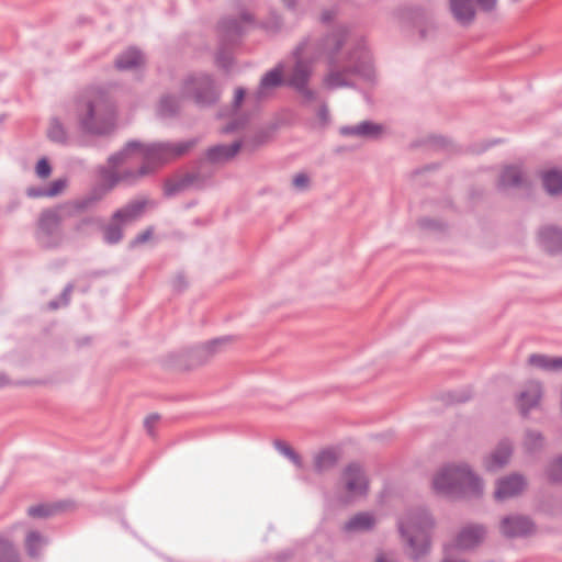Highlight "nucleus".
<instances>
[{
	"mask_svg": "<svg viewBox=\"0 0 562 562\" xmlns=\"http://www.w3.org/2000/svg\"><path fill=\"white\" fill-rule=\"evenodd\" d=\"M451 15L461 26H470L476 16L475 0H449Z\"/></svg>",
	"mask_w": 562,
	"mask_h": 562,
	"instance_id": "15",
	"label": "nucleus"
},
{
	"mask_svg": "<svg viewBox=\"0 0 562 562\" xmlns=\"http://www.w3.org/2000/svg\"><path fill=\"white\" fill-rule=\"evenodd\" d=\"M151 235H153L151 228L144 231L143 233L138 234L134 238V240L132 241V246H137V245L146 243L151 237Z\"/></svg>",
	"mask_w": 562,
	"mask_h": 562,
	"instance_id": "47",
	"label": "nucleus"
},
{
	"mask_svg": "<svg viewBox=\"0 0 562 562\" xmlns=\"http://www.w3.org/2000/svg\"><path fill=\"white\" fill-rule=\"evenodd\" d=\"M430 142L435 147H445L447 145V139L442 136H432L430 137Z\"/></svg>",
	"mask_w": 562,
	"mask_h": 562,
	"instance_id": "51",
	"label": "nucleus"
},
{
	"mask_svg": "<svg viewBox=\"0 0 562 562\" xmlns=\"http://www.w3.org/2000/svg\"><path fill=\"white\" fill-rule=\"evenodd\" d=\"M513 446L507 439L502 440L495 450L485 458L484 467L487 471L494 472L506 465L512 457Z\"/></svg>",
	"mask_w": 562,
	"mask_h": 562,
	"instance_id": "16",
	"label": "nucleus"
},
{
	"mask_svg": "<svg viewBox=\"0 0 562 562\" xmlns=\"http://www.w3.org/2000/svg\"><path fill=\"white\" fill-rule=\"evenodd\" d=\"M144 63L143 53L135 47H130L116 57L115 67L120 70H134L140 68Z\"/></svg>",
	"mask_w": 562,
	"mask_h": 562,
	"instance_id": "21",
	"label": "nucleus"
},
{
	"mask_svg": "<svg viewBox=\"0 0 562 562\" xmlns=\"http://www.w3.org/2000/svg\"><path fill=\"white\" fill-rule=\"evenodd\" d=\"M469 398V396H453L452 400L454 402H465Z\"/></svg>",
	"mask_w": 562,
	"mask_h": 562,
	"instance_id": "57",
	"label": "nucleus"
},
{
	"mask_svg": "<svg viewBox=\"0 0 562 562\" xmlns=\"http://www.w3.org/2000/svg\"><path fill=\"white\" fill-rule=\"evenodd\" d=\"M283 85H285L283 65L279 64L262 76L257 91L249 97V100L255 99V102H260L268 98L272 90Z\"/></svg>",
	"mask_w": 562,
	"mask_h": 562,
	"instance_id": "13",
	"label": "nucleus"
},
{
	"mask_svg": "<svg viewBox=\"0 0 562 562\" xmlns=\"http://www.w3.org/2000/svg\"><path fill=\"white\" fill-rule=\"evenodd\" d=\"M282 4L290 11H295L297 7V0H280Z\"/></svg>",
	"mask_w": 562,
	"mask_h": 562,
	"instance_id": "53",
	"label": "nucleus"
},
{
	"mask_svg": "<svg viewBox=\"0 0 562 562\" xmlns=\"http://www.w3.org/2000/svg\"><path fill=\"white\" fill-rule=\"evenodd\" d=\"M182 94L204 108L215 104L220 100L221 91L211 75L200 72L184 80Z\"/></svg>",
	"mask_w": 562,
	"mask_h": 562,
	"instance_id": "7",
	"label": "nucleus"
},
{
	"mask_svg": "<svg viewBox=\"0 0 562 562\" xmlns=\"http://www.w3.org/2000/svg\"><path fill=\"white\" fill-rule=\"evenodd\" d=\"M228 340H229V337H221V338L213 339V340L204 344L200 348V350L203 352H206L207 355H212L213 352H215L217 350V348L220 346L227 342Z\"/></svg>",
	"mask_w": 562,
	"mask_h": 562,
	"instance_id": "41",
	"label": "nucleus"
},
{
	"mask_svg": "<svg viewBox=\"0 0 562 562\" xmlns=\"http://www.w3.org/2000/svg\"><path fill=\"white\" fill-rule=\"evenodd\" d=\"M235 130H236V125H235V123H229V124H227V125L224 127L223 132H224V133H231V132H233V131H235Z\"/></svg>",
	"mask_w": 562,
	"mask_h": 562,
	"instance_id": "55",
	"label": "nucleus"
},
{
	"mask_svg": "<svg viewBox=\"0 0 562 562\" xmlns=\"http://www.w3.org/2000/svg\"><path fill=\"white\" fill-rule=\"evenodd\" d=\"M541 247L550 252H562V229L555 226H544L539 231Z\"/></svg>",
	"mask_w": 562,
	"mask_h": 562,
	"instance_id": "20",
	"label": "nucleus"
},
{
	"mask_svg": "<svg viewBox=\"0 0 562 562\" xmlns=\"http://www.w3.org/2000/svg\"><path fill=\"white\" fill-rule=\"evenodd\" d=\"M384 126L372 121H362L356 125L339 127V134L344 137L359 138L363 140H376L381 138Z\"/></svg>",
	"mask_w": 562,
	"mask_h": 562,
	"instance_id": "11",
	"label": "nucleus"
},
{
	"mask_svg": "<svg viewBox=\"0 0 562 562\" xmlns=\"http://www.w3.org/2000/svg\"><path fill=\"white\" fill-rule=\"evenodd\" d=\"M543 436L537 430H527L524 447L529 453L539 451L543 447Z\"/></svg>",
	"mask_w": 562,
	"mask_h": 562,
	"instance_id": "32",
	"label": "nucleus"
},
{
	"mask_svg": "<svg viewBox=\"0 0 562 562\" xmlns=\"http://www.w3.org/2000/svg\"><path fill=\"white\" fill-rule=\"evenodd\" d=\"M47 136L54 143H66L67 132L58 119L54 117L50 120L49 127L47 130Z\"/></svg>",
	"mask_w": 562,
	"mask_h": 562,
	"instance_id": "31",
	"label": "nucleus"
},
{
	"mask_svg": "<svg viewBox=\"0 0 562 562\" xmlns=\"http://www.w3.org/2000/svg\"><path fill=\"white\" fill-rule=\"evenodd\" d=\"M180 99L173 94L161 97L158 104V115L160 117H173L179 113Z\"/></svg>",
	"mask_w": 562,
	"mask_h": 562,
	"instance_id": "29",
	"label": "nucleus"
},
{
	"mask_svg": "<svg viewBox=\"0 0 562 562\" xmlns=\"http://www.w3.org/2000/svg\"><path fill=\"white\" fill-rule=\"evenodd\" d=\"M101 198H102V192L94 190L87 196L78 200L76 206L79 210H86V209L90 207L91 205L95 204L98 201H100Z\"/></svg>",
	"mask_w": 562,
	"mask_h": 562,
	"instance_id": "38",
	"label": "nucleus"
},
{
	"mask_svg": "<svg viewBox=\"0 0 562 562\" xmlns=\"http://www.w3.org/2000/svg\"><path fill=\"white\" fill-rule=\"evenodd\" d=\"M36 175L42 178H48L52 173V167L46 158H41L35 168Z\"/></svg>",
	"mask_w": 562,
	"mask_h": 562,
	"instance_id": "42",
	"label": "nucleus"
},
{
	"mask_svg": "<svg viewBox=\"0 0 562 562\" xmlns=\"http://www.w3.org/2000/svg\"><path fill=\"white\" fill-rule=\"evenodd\" d=\"M350 37L348 26L340 25L323 36L308 35L292 52V57H302L314 65L322 56L326 58L327 72L323 85L329 90L352 88V76L363 81L375 80L371 53L363 38L355 41L347 50L342 48Z\"/></svg>",
	"mask_w": 562,
	"mask_h": 562,
	"instance_id": "1",
	"label": "nucleus"
},
{
	"mask_svg": "<svg viewBox=\"0 0 562 562\" xmlns=\"http://www.w3.org/2000/svg\"><path fill=\"white\" fill-rule=\"evenodd\" d=\"M432 487L438 494L449 497L477 496L483 491V483L468 464L449 463L435 474Z\"/></svg>",
	"mask_w": 562,
	"mask_h": 562,
	"instance_id": "4",
	"label": "nucleus"
},
{
	"mask_svg": "<svg viewBox=\"0 0 562 562\" xmlns=\"http://www.w3.org/2000/svg\"><path fill=\"white\" fill-rule=\"evenodd\" d=\"M8 383V378L4 374H0V387Z\"/></svg>",
	"mask_w": 562,
	"mask_h": 562,
	"instance_id": "56",
	"label": "nucleus"
},
{
	"mask_svg": "<svg viewBox=\"0 0 562 562\" xmlns=\"http://www.w3.org/2000/svg\"><path fill=\"white\" fill-rule=\"evenodd\" d=\"M340 483L348 495V501L367 495L369 480L363 468L357 463H349L341 473Z\"/></svg>",
	"mask_w": 562,
	"mask_h": 562,
	"instance_id": "9",
	"label": "nucleus"
},
{
	"mask_svg": "<svg viewBox=\"0 0 562 562\" xmlns=\"http://www.w3.org/2000/svg\"><path fill=\"white\" fill-rule=\"evenodd\" d=\"M198 176L194 173H187L178 179H168L164 186V193L166 196L171 198L181 193L193 186Z\"/></svg>",
	"mask_w": 562,
	"mask_h": 562,
	"instance_id": "25",
	"label": "nucleus"
},
{
	"mask_svg": "<svg viewBox=\"0 0 562 562\" xmlns=\"http://www.w3.org/2000/svg\"><path fill=\"white\" fill-rule=\"evenodd\" d=\"M276 450L293 462L299 469L303 468L301 457L284 441L276 440L273 442Z\"/></svg>",
	"mask_w": 562,
	"mask_h": 562,
	"instance_id": "35",
	"label": "nucleus"
},
{
	"mask_svg": "<svg viewBox=\"0 0 562 562\" xmlns=\"http://www.w3.org/2000/svg\"><path fill=\"white\" fill-rule=\"evenodd\" d=\"M526 484L525 476L519 473L504 476L497 481L494 496L497 501L515 497L524 491Z\"/></svg>",
	"mask_w": 562,
	"mask_h": 562,
	"instance_id": "14",
	"label": "nucleus"
},
{
	"mask_svg": "<svg viewBox=\"0 0 562 562\" xmlns=\"http://www.w3.org/2000/svg\"><path fill=\"white\" fill-rule=\"evenodd\" d=\"M47 544V539L38 531L32 530L27 533L25 539V548L30 557L36 558L40 555L42 549Z\"/></svg>",
	"mask_w": 562,
	"mask_h": 562,
	"instance_id": "30",
	"label": "nucleus"
},
{
	"mask_svg": "<svg viewBox=\"0 0 562 562\" xmlns=\"http://www.w3.org/2000/svg\"><path fill=\"white\" fill-rule=\"evenodd\" d=\"M525 183L522 171L518 166H507L503 169L498 186L501 189L521 188Z\"/></svg>",
	"mask_w": 562,
	"mask_h": 562,
	"instance_id": "24",
	"label": "nucleus"
},
{
	"mask_svg": "<svg viewBox=\"0 0 562 562\" xmlns=\"http://www.w3.org/2000/svg\"><path fill=\"white\" fill-rule=\"evenodd\" d=\"M317 115L319 117V120L323 122V123H327L328 122V119H329V113H328V109L326 106V104H322L318 109V112H317Z\"/></svg>",
	"mask_w": 562,
	"mask_h": 562,
	"instance_id": "50",
	"label": "nucleus"
},
{
	"mask_svg": "<svg viewBox=\"0 0 562 562\" xmlns=\"http://www.w3.org/2000/svg\"><path fill=\"white\" fill-rule=\"evenodd\" d=\"M0 562H19L18 552L7 538L0 536Z\"/></svg>",
	"mask_w": 562,
	"mask_h": 562,
	"instance_id": "34",
	"label": "nucleus"
},
{
	"mask_svg": "<svg viewBox=\"0 0 562 562\" xmlns=\"http://www.w3.org/2000/svg\"><path fill=\"white\" fill-rule=\"evenodd\" d=\"M310 179L305 173H297L293 178V186L299 190H305L308 187Z\"/></svg>",
	"mask_w": 562,
	"mask_h": 562,
	"instance_id": "44",
	"label": "nucleus"
},
{
	"mask_svg": "<svg viewBox=\"0 0 562 562\" xmlns=\"http://www.w3.org/2000/svg\"><path fill=\"white\" fill-rule=\"evenodd\" d=\"M78 123L82 132L104 135L113 126L114 108L109 95L100 89H89L77 105Z\"/></svg>",
	"mask_w": 562,
	"mask_h": 562,
	"instance_id": "3",
	"label": "nucleus"
},
{
	"mask_svg": "<svg viewBox=\"0 0 562 562\" xmlns=\"http://www.w3.org/2000/svg\"><path fill=\"white\" fill-rule=\"evenodd\" d=\"M375 562H396V560L392 554L381 552L376 555Z\"/></svg>",
	"mask_w": 562,
	"mask_h": 562,
	"instance_id": "52",
	"label": "nucleus"
},
{
	"mask_svg": "<svg viewBox=\"0 0 562 562\" xmlns=\"http://www.w3.org/2000/svg\"><path fill=\"white\" fill-rule=\"evenodd\" d=\"M199 140L196 137L177 143L128 140L121 150L109 157L110 167H102L100 175L109 183V189L120 181L134 183L138 178L151 175L160 166L188 154Z\"/></svg>",
	"mask_w": 562,
	"mask_h": 562,
	"instance_id": "2",
	"label": "nucleus"
},
{
	"mask_svg": "<svg viewBox=\"0 0 562 562\" xmlns=\"http://www.w3.org/2000/svg\"><path fill=\"white\" fill-rule=\"evenodd\" d=\"M496 2L497 0H475V4L486 12L494 10Z\"/></svg>",
	"mask_w": 562,
	"mask_h": 562,
	"instance_id": "49",
	"label": "nucleus"
},
{
	"mask_svg": "<svg viewBox=\"0 0 562 562\" xmlns=\"http://www.w3.org/2000/svg\"><path fill=\"white\" fill-rule=\"evenodd\" d=\"M541 395L542 387L539 382L528 383L525 390L520 392L517 403L524 416H527L528 412L539 404Z\"/></svg>",
	"mask_w": 562,
	"mask_h": 562,
	"instance_id": "19",
	"label": "nucleus"
},
{
	"mask_svg": "<svg viewBox=\"0 0 562 562\" xmlns=\"http://www.w3.org/2000/svg\"><path fill=\"white\" fill-rule=\"evenodd\" d=\"M36 239L44 248H54L61 243L59 217L53 211L43 212L38 222Z\"/></svg>",
	"mask_w": 562,
	"mask_h": 562,
	"instance_id": "10",
	"label": "nucleus"
},
{
	"mask_svg": "<svg viewBox=\"0 0 562 562\" xmlns=\"http://www.w3.org/2000/svg\"><path fill=\"white\" fill-rule=\"evenodd\" d=\"M442 562H467L464 560H450V559H445Z\"/></svg>",
	"mask_w": 562,
	"mask_h": 562,
	"instance_id": "58",
	"label": "nucleus"
},
{
	"mask_svg": "<svg viewBox=\"0 0 562 562\" xmlns=\"http://www.w3.org/2000/svg\"><path fill=\"white\" fill-rule=\"evenodd\" d=\"M67 186V180L61 178V179H56L54 180L48 187H47V193H48V196L52 198V196H57L59 195L64 189L66 188Z\"/></svg>",
	"mask_w": 562,
	"mask_h": 562,
	"instance_id": "40",
	"label": "nucleus"
},
{
	"mask_svg": "<svg viewBox=\"0 0 562 562\" xmlns=\"http://www.w3.org/2000/svg\"><path fill=\"white\" fill-rule=\"evenodd\" d=\"M432 526L434 520L429 513L424 508L409 510L398 520V530L402 537L407 540V543L412 549V558L415 561H418L429 552V532Z\"/></svg>",
	"mask_w": 562,
	"mask_h": 562,
	"instance_id": "5",
	"label": "nucleus"
},
{
	"mask_svg": "<svg viewBox=\"0 0 562 562\" xmlns=\"http://www.w3.org/2000/svg\"><path fill=\"white\" fill-rule=\"evenodd\" d=\"M245 95H246V90L244 88L239 87L235 90V95H234V100H233V109L235 111L240 108V105L245 99Z\"/></svg>",
	"mask_w": 562,
	"mask_h": 562,
	"instance_id": "45",
	"label": "nucleus"
},
{
	"mask_svg": "<svg viewBox=\"0 0 562 562\" xmlns=\"http://www.w3.org/2000/svg\"><path fill=\"white\" fill-rule=\"evenodd\" d=\"M72 292V285L68 284L63 290L60 297L58 300H53L48 303V307L50 310H57L60 306H66L70 301V294Z\"/></svg>",
	"mask_w": 562,
	"mask_h": 562,
	"instance_id": "37",
	"label": "nucleus"
},
{
	"mask_svg": "<svg viewBox=\"0 0 562 562\" xmlns=\"http://www.w3.org/2000/svg\"><path fill=\"white\" fill-rule=\"evenodd\" d=\"M159 415L158 414H150L149 416H147L144 420V427L145 429L147 430V432L149 435H153V429H154V426L156 425V423L159 420Z\"/></svg>",
	"mask_w": 562,
	"mask_h": 562,
	"instance_id": "46",
	"label": "nucleus"
},
{
	"mask_svg": "<svg viewBox=\"0 0 562 562\" xmlns=\"http://www.w3.org/2000/svg\"><path fill=\"white\" fill-rule=\"evenodd\" d=\"M54 509L47 505H36L27 509V514L34 518H45L53 514Z\"/></svg>",
	"mask_w": 562,
	"mask_h": 562,
	"instance_id": "39",
	"label": "nucleus"
},
{
	"mask_svg": "<svg viewBox=\"0 0 562 562\" xmlns=\"http://www.w3.org/2000/svg\"><path fill=\"white\" fill-rule=\"evenodd\" d=\"M146 205V201L143 200H136L132 201L128 204H126L124 207L117 210L113 216L112 220L120 223H128L137 220Z\"/></svg>",
	"mask_w": 562,
	"mask_h": 562,
	"instance_id": "23",
	"label": "nucleus"
},
{
	"mask_svg": "<svg viewBox=\"0 0 562 562\" xmlns=\"http://www.w3.org/2000/svg\"><path fill=\"white\" fill-rule=\"evenodd\" d=\"M26 194L34 199L48 196L47 187H30L26 190Z\"/></svg>",
	"mask_w": 562,
	"mask_h": 562,
	"instance_id": "43",
	"label": "nucleus"
},
{
	"mask_svg": "<svg viewBox=\"0 0 562 562\" xmlns=\"http://www.w3.org/2000/svg\"><path fill=\"white\" fill-rule=\"evenodd\" d=\"M375 525L373 515L369 513H359L351 517L346 524L344 529L348 532H359L371 530Z\"/></svg>",
	"mask_w": 562,
	"mask_h": 562,
	"instance_id": "27",
	"label": "nucleus"
},
{
	"mask_svg": "<svg viewBox=\"0 0 562 562\" xmlns=\"http://www.w3.org/2000/svg\"><path fill=\"white\" fill-rule=\"evenodd\" d=\"M542 184L550 195H557L562 192V171L550 169L542 173Z\"/></svg>",
	"mask_w": 562,
	"mask_h": 562,
	"instance_id": "28",
	"label": "nucleus"
},
{
	"mask_svg": "<svg viewBox=\"0 0 562 562\" xmlns=\"http://www.w3.org/2000/svg\"><path fill=\"white\" fill-rule=\"evenodd\" d=\"M339 456L336 449L334 448H325L317 453H315L314 460V471L318 474H323L327 471L334 469L338 462Z\"/></svg>",
	"mask_w": 562,
	"mask_h": 562,
	"instance_id": "22",
	"label": "nucleus"
},
{
	"mask_svg": "<svg viewBox=\"0 0 562 562\" xmlns=\"http://www.w3.org/2000/svg\"><path fill=\"white\" fill-rule=\"evenodd\" d=\"M122 224L113 221V223L106 225L103 229V239L109 245H115L121 241L123 237Z\"/></svg>",
	"mask_w": 562,
	"mask_h": 562,
	"instance_id": "33",
	"label": "nucleus"
},
{
	"mask_svg": "<svg viewBox=\"0 0 562 562\" xmlns=\"http://www.w3.org/2000/svg\"><path fill=\"white\" fill-rule=\"evenodd\" d=\"M172 288L176 292H181L187 288V281L186 278L182 274H178L172 280Z\"/></svg>",
	"mask_w": 562,
	"mask_h": 562,
	"instance_id": "48",
	"label": "nucleus"
},
{
	"mask_svg": "<svg viewBox=\"0 0 562 562\" xmlns=\"http://www.w3.org/2000/svg\"><path fill=\"white\" fill-rule=\"evenodd\" d=\"M547 474L550 481L554 483L562 482V457H558L550 462Z\"/></svg>",
	"mask_w": 562,
	"mask_h": 562,
	"instance_id": "36",
	"label": "nucleus"
},
{
	"mask_svg": "<svg viewBox=\"0 0 562 562\" xmlns=\"http://www.w3.org/2000/svg\"><path fill=\"white\" fill-rule=\"evenodd\" d=\"M528 363L543 371H562V357L532 353L528 358Z\"/></svg>",
	"mask_w": 562,
	"mask_h": 562,
	"instance_id": "26",
	"label": "nucleus"
},
{
	"mask_svg": "<svg viewBox=\"0 0 562 562\" xmlns=\"http://www.w3.org/2000/svg\"><path fill=\"white\" fill-rule=\"evenodd\" d=\"M255 19L251 13L243 12L240 20L235 18H224L218 23L221 35V49L216 54V64L218 67L228 70L232 66V57L225 50V46L235 43L245 33L247 26H252Z\"/></svg>",
	"mask_w": 562,
	"mask_h": 562,
	"instance_id": "6",
	"label": "nucleus"
},
{
	"mask_svg": "<svg viewBox=\"0 0 562 562\" xmlns=\"http://www.w3.org/2000/svg\"><path fill=\"white\" fill-rule=\"evenodd\" d=\"M241 148V142L236 140L229 145L220 144L210 147L205 153V159L210 164L218 165L233 159Z\"/></svg>",
	"mask_w": 562,
	"mask_h": 562,
	"instance_id": "17",
	"label": "nucleus"
},
{
	"mask_svg": "<svg viewBox=\"0 0 562 562\" xmlns=\"http://www.w3.org/2000/svg\"><path fill=\"white\" fill-rule=\"evenodd\" d=\"M485 536V528L481 525L464 527L457 536L454 547L468 550L476 547Z\"/></svg>",
	"mask_w": 562,
	"mask_h": 562,
	"instance_id": "18",
	"label": "nucleus"
},
{
	"mask_svg": "<svg viewBox=\"0 0 562 562\" xmlns=\"http://www.w3.org/2000/svg\"><path fill=\"white\" fill-rule=\"evenodd\" d=\"M501 532L507 538H520L533 531V522L522 515H509L501 521Z\"/></svg>",
	"mask_w": 562,
	"mask_h": 562,
	"instance_id": "12",
	"label": "nucleus"
},
{
	"mask_svg": "<svg viewBox=\"0 0 562 562\" xmlns=\"http://www.w3.org/2000/svg\"><path fill=\"white\" fill-rule=\"evenodd\" d=\"M293 59L294 65L286 72L285 85L293 88L301 95L303 104L310 105L318 99L317 92L308 88L314 65L304 61L302 57H293Z\"/></svg>",
	"mask_w": 562,
	"mask_h": 562,
	"instance_id": "8",
	"label": "nucleus"
},
{
	"mask_svg": "<svg viewBox=\"0 0 562 562\" xmlns=\"http://www.w3.org/2000/svg\"><path fill=\"white\" fill-rule=\"evenodd\" d=\"M419 223H420V225H422L423 227H431V226H432V224H434V221H431V220H429V218H423V220H420V222H419Z\"/></svg>",
	"mask_w": 562,
	"mask_h": 562,
	"instance_id": "54",
	"label": "nucleus"
}]
</instances>
